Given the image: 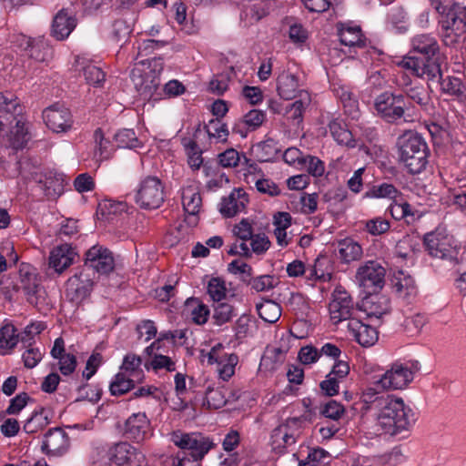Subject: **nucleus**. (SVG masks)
I'll return each mask as SVG.
<instances>
[{
	"mask_svg": "<svg viewBox=\"0 0 466 466\" xmlns=\"http://www.w3.org/2000/svg\"><path fill=\"white\" fill-rule=\"evenodd\" d=\"M412 52L422 57L409 56L402 58L400 66L418 77L433 80L441 76V64L437 56L440 46L437 39L430 34L416 35L411 39Z\"/></svg>",
	"mask_w": 466,
	"mask_h": 466,
	"instance_id": "obj_1",
	"label": "nucleus"
},
{
	"mask_svg": "<svg viewBox=\"0 0 466 466\" xmlns=\"http://www.w3.org/2000/svg\"><path fill=\"white\" fill-rule=\"evenodd\" d=\"M376 417L377 431L390 436L409 431L416 421L413 410L401 398L385 397L380 400Z\"/></svg>",
	"mask_w": 466,
	"mask_h": 466,
	"instance_id": "obj_2",
	"label": "nucleus"
},
{
	"mask_svg": "<svg viewBox=\"0 0 466 466\" xmlns=\"http://www.w3.org/2000/svg\"><path fill=\"white\" fill-rule=\"evenodd\" d=\"M164 69L162 57H153L135 63L130 77L135 88L143 99L160 98V75Z\"/></svg>",
	"mask_w": 466,
	"mask_h": 466,
	"instance_id": "obj_3",
	"label": "nucleus"
},
{
	"mask_svg": "<svg viewBox=\"0 0 466 466\" xmlns=\"http://www.w3.org/2000/svg\"><path fill=\"white\" fill-rule=\"evenodd\" d=\"M399 160L410 173L420 174L428 164L429 148L425 139L417 132L406 131L397 140Z\"/></svg>",
	"mask_w": 466,
	"mask_h": 466,
	"instance_id": "obj_4",
	"label": "nucleus"
},
{
	"mask_svg": "<svg viewBox=\"0 0 466 466\" xmlns=\"http://www.w3.org/2000/svg\"><path fill=\"white\" fill-rule=\"evenodd\" d=\"M441 37L444 45L458 48L466 41V7H453L440 19Z\"/></svg>",
	"mask_w": 466,
	"mask_h": 466,
	"instance_id": "obj_5",
	"label": "nucleus"
},
{
	"mask_svg": "<svg viewBox=\"0 0 466 466\" xmlns=\"http://www.w3.org/2000/svg\"><path fill=\"white\" fill-rule=\"evenodd\" d=\"M429 255L450 263H459L460 246L445 228H437L423 238Z\"/></svg>",
	"mask_w": 466,
	"mask_h": 466,
	"instance_id": "obj_6",
	"label": "nucleus"
},
{
	"mask_svg": "<svg viewBox=\"0 0 466 466\" xmlns=\"http://www.w3.org/2000/svg\"><path fill=\"white\" fill-rule=\"evenodd\" d=\"M12 47L33 63H46L53 56V50L44 36L30 37L22 33L10 35Z\"/></svg>",
	"mask_w": 466,
	"mask_h": 466,
	"instance_id": "obj_7",
	"label": "nucleus"
},
{
	"mask_svg": "<svg viewBox=\"0 0 466 466\" xmlns=\"http://www.w3.org/2000/svg\"><path fill=\"white\" fill-rule=\"evenodd\" d=\"M165 186L156 176H147L141 179L136 193L135 202L143 209H157L165 201Z\"/></svg>",
	"mask_w": 466,
	"mask_h": 466,
	"instance_id": "obj_8",
	"label": "nucleus"
},
{
	"mask_svg": "<svg viewBox=\"0 0 466 466\" xmlns=\"http://www.w3.org/2000/svg\"><path fill=\"white\" fill-rule=\"evenodd\" d=\"M414 370L408 363L394 362L374 384L381 390H402L406 388L414 378Z\"/></svg>",
	"mask_w": 466,
	"mask_h": 466,
	"instance_id": "obj_9",
	"label": "nucleus"
},
{
	"mask_svg": "<svg viewBox=\"0 0 466 466\" xmlns=\"http://www.w3.org/2000/svg\"><path fill=\"white\" fill-rule=\"evenodd\" d=\"M404 101L402 94L396 95L386 91L379 95L374 100V108L384 121L387 123H397L405 114V109L401 105Z\"/></svg>",
	"mask_w": 466,
	"mask_h": 466,
	"instance_id": "obj_10",
	"label": "nucleus"
},
{
	"mask_svg": "<svg viewBox=\"0 0 466 466\" xmlns=\"http://www.w3.org/2000/svg\"><path fill=\"white\" fill-rule=\"evenodd\" d=\"M329 310L334 324L343 320L350 322V319H357L359 313V309L354 307L352 298L342 287H337L334 289Z\"/></svg>",
	"mask_w": 466,
	"mask_h": 466,
	"instance_id": "obj_11",
	"label": "nucleus"
},
{
	"mask_svg": "<svg viewBox=\"0 0 466 466\" xmlns=\"http://www.w3.org/2000/svg\"><path fill=\"white\" fill-rule=\"evenodd\" d=\"M20 289L23 290L26 300L38 310L46 311L49 309L46 291L35 273L29 271L23 273V270H21Z\"/></svg>",
	"mask_w": 466,
	"mask_h": 466,
	"instance_id": "obj_12",
	"label": "nucleus"
},
{
	"mask_svg": "<svg viewBox=\"0 0 466 466\" xmlns=\"http://www.w3.org/2000/svg\"><path fill=\"white\" fill-rule=\"evenodd\" d=\"M171 441L176 446L195 458H204L213 447V443L208 438L195 432L174 431L171 435Z\"/></svg>",
	"mask_w": 466,
	"mask_h": 466,
	"instance_id": "obj_13",
	"label": "nucleus"
},
{
	"mask_svg": "<svg viewBox=\"0 0 466 466\" xmlns=\"http://www.w3.org/2000/svg\"><path fill=\"white\" fill-rule=\"evenodd\" d=\"M85 269H92L99 275H108L115 268L113 253L101 245H95L85 254Z\"/></svg>",
	"mask_w": 466,
	"mask_h": 466,
	"instance_id": "obj_14",
	"label": "nucleus"
},
{
	"mask_svg": "<svg viewBox=\"0 0 466 466\" xmlns=\"http://www.w3.org/2000/svg\"><path fill=\"white\" fill-rule=\"evenodd\" d=\"M110 460L116 466H147L145 455L127 441L115 444L109 451Z\"/></svg>",
	"mask_w": 466,
	"mask_h": 466,
	"instance_id": "obj_15",
	"label": "nucleus"
},
{
	"mask_svg": "<svg viewBox=\"0 0 466 466\" xmlns=\"http://www.w3.org/2000/svg\"><path fill=\"white\" fill-rule=\"evenodd\" d=\"M94 281L87 269H81L66 281V297L74 302H80L89 296Z\"/></svg>",
	"mask_w": 466,
	"mask_h": 466,
	"instance_id": "obj_16",
	"label": "nucleus"
},
{
	"mask_svg": "<svg viewBox=\"0 0 466 466\" xmlns=\"http://www.w3.org/2000/svg\"><path fill=\"white\" fill-rule=\"evenodd\" d=\"M385 273V268L379 262L370 260L358 268L356 279L366 289L381 288Z\"/></svg>",
	"mask_w": 466,
	"mask_h": 466,
	"instance_id": "obj_17",
	"label": "nucleus"
},
{
	"mask_svg": "<svg viewBox=\"0 0 466 466\" xmlns=\"http://www.w3.org/2000/svg\"><path fill=\"white\" fill-rule=\"evenodd\" d=\"M23 106L12 93H0V132L11 125L22 115Z\"/></svg>",
	"mask_w": 466,
	"mask_h": 466,
	"instance_id": "obj_18",
	"label": "nucleus"
},
{
	"mask_svg": "<svg viewBox=\"0 0 466 466\" xmlns=\"http://www.w3.org/2000/svg\"><path fill=\"white\" fill-rule=\"evenodd\" d=\"M70 445L67 433L60 427L50 429L44 436L42 451L48 455L60 456Z\"/></svg>",
	"mask_w": 466,
	"mask_h": 466,
	"instance_id": "obj_19",
	"label": "nucleus"
},
{
	"mask_svg": "<svg viewBox=\"0 0 466 466\" xmlns=\"http://www.w3.org/2000/svg\"><path fill=\"white\" fill-rule=\"evenodd\" d=\"M46 125L54 132H66L72 126V116L68 108L54 105L43 112Z\"/></svg>",
	"mask_w": 466,
	"mask_h": 466,
	"instance_id": "obj_20",
	"label": "nucleus"
},
{
	"mask_svg": "<svg viewBox=\"0 0 466 466\" xmlns=\"http://www.w3.org/2000/svg\"><path fill=\"white\" fill-rule=\"evenodd\" d=\"M124 435L136 442L150 436V421L143 412L133 413L125 422Z\"/></svg>",
	"mask_w": 466,
	"mask_h": 466,
	"instance_id": "obj_21",
	"label": "nucleus"
},
{
	"mask_svg": "<svg viewBox=\"0 0 466 466\" xmlns=\"http://www.w3.org/2000/svg\"><path fill=\"white\" fill-rule=\"evenodd\" d=\"M208 362L216 363V370L219 379L228 381L234 374L235 369L238 362V357L235 353L219 354L218 350L214 347L208 353Z\"/></svg>",
	"mask_w": 466,
	"mask_h": 466,
	"instance_id": "obj_22",
	"label": "nucleus"
},
{
	"mask_svg": "<svg viewBox=\"0 0 466 466\" xmlns=\"http://www.w3.org/2000/svg\"><path fill=\"white\" fill-rule=\"evenodd\" d=\"M248 203V194L243 188H235L230 194L223 198L219 204L220 213L227 218H232L243 212Z\"/></svg>",
	"mask_w": 466,
	"mask_h": 466,
	"instance_id": "obj_23",
	"label": "nucleus"
},
{
	"mask_svg": "<svg viewBox=\"0 0 466 466\" xmlns=\"http://www.w3.org/2000/svg\"><path fill=\"white\" fill-rule=\"evenodd\" d=\"M348 329L355 340L362 347L373 346L379 339L377 329L370 324H365L358 318L348 322Z\"/></svg>",
	"mask_w": 466,
	"mask_h": 466,
	"instance_id": "obj_24",
	"label": "nucleus"
},
{
	"mask_svg": "<svg viewBox=\"0 0 466 466\" xmlns=\"http://www.w3.org/2000/svg\"><path fill=\"white\" fill-rule=\"evenodd\" d=\"M76 25V20L68 9L60 10L54 17L52 35L57 40H64L71 34Z\"/></svg>",
	"mask_w": 466,
	"mask_h": 466,
	"instance_id": "obj_25",
	"label": "nucleus"
},
{
	"mask_svg": "<svg viewBox=\"0 0 466 466\" xmlns=\"http://www.w3.org/2000/svg\"><path fill=\"white\" fill-rule=\"evenodd\" d=\"M402 91L407 98L417 104L423 111L431 107V98L427 89L420 84H412L405 78L401 84Z\"/></svg>",
	"mask_w": 466,
	"mask_h": 466,
	"instance_id": "obj_26",
	"label": "nucleus"
},
{
	"mask_svg": "<svg viewBox=\"0 0 466 466\" xmlns=\"http://www.w3.org/2000/svg\"><path fill=\"white\" fill-rule=\"evenodd\" d=\"M299 86V77L289 72H282L277 78V91L283 99L299 98V93L303 91Z\"/></svg>",
	"mask_w": 466,
	"mask_h": 466,
	"instance_id": "obj_27",
	"label": "nucleus"
},
{
	"mask_svg": "<svg viewBox=\"0 0 466 466\" xmlns=\"http://www.w3.org/2000/svg\"><path fill=\"white\" fill-rule=\"evenodd\" d=\"M74 257L75 252L69 244L59 245L50 253L49 266L61 273L73 263Z\"/></svg>",
	"mask_w": 466,
	"mask_h": 466,
	"instance_id": "obj_28",
	"label": "nucleus"
},
{
	"mask_svg": "<svg viewBox=\"0 0 466 466\" xmlns=\"http://www.w3.org/2000/svg\"><path fill=\"white\" fill-rule=\"evenodd\" d=\"M363 310L370 318L380 319L390 309V299L384 295L374 294L362 301Z\"/></svg>",
	"mask_w": 466,
	"mask_h": 466,
	"instance_id": "obj_29",
	"label": "nucleus"
},
{
	"mask_svg": "<svg viewBox=\"0 0 466 466\" xmlns=\"http://www.w3.org/2000/svg\"><path fill=\"white\" fill-rule=\"evenodd\" d=\"M393 289L398 297L408 301L415 298L418 293L415 280L403 271H399L394 275Z\"/></svg>",
	"mask_w": 466,
	"mask_h": 466,
	"instance_id": "obj_30",
	"label": "nucleus"
},
{
	"mask_svg": "<svg viewBox=\"0 0 466 466\" xmlns=\"http://www.w3.org/2000/svg\"><path fill=\"white\" fill-rule=\"evenodd\" d=\"M209 313L208 307L198 298H189L185 302L184 314L197 325L205 324Z\"/></svg>",
	"mask_w": 466,
	"mask_h": 466,
	"instance_id": "obj_31",
	"label": "nucleus"
},
{
	"mask_svg": "<svg viewBox=\"0 0 466 466\" xmlns=\"http://www.w3.org/2000/svg\"><path fill=\"white\" fill-rule=\"evenodd\" d=\"M338 253L342 262L350 263L360 259L363 250L361 246L353 238H346L338 242Z\"/></svg>",
	"mask_w": 466,
	"mask_h": 466,
	"instance_id": "obj_32",
	"label": "nucleus"
},
{
	"mask_svg": "<svg viewBox=\"0 0 466 466\" xmlns=\"http://www.w3.org/2000/svg\"><path fill=\"white\" fill-rule=\"evenodd\" d=\"M311 97L308 91L299 93V98L292 103L286 110V116L294 126H299L303 121V114L310 105Z\"/></svg>",
	"mask_w": 466,
	"mask_h": 466,
	"instance_id": "obj_33",
	"label": "nucleus"
},
{
	"mask_svg": "<svg viewBox=\"0 0 466 466\" xmlns=\"http://www.w3.org/2000/svg\"><path fill=\"white\" fill-rule=\"evenodd\" d=\"M51 420V411L45 408L35 410L24 424V431L28 434L36 433L45 429Z\"/></svg>",
	"mask_w": 466,
	"mask_h": 466,
	"instance_id": "obj_34",
	"label": "nucleus"
},
{
	"mask_svg": "<svg viewBox=\"0 0 466 466\" xmlns=\"http://www.w3.org/2000/svg\"><path fill=\"white\" fill-rule=\"evenodd\" d=\"M182 205L185 211L191 216H196L202 205V198L196 187L188 186L182 189Z\"/></svg>",
	"mask_w": 466,
	"mask_h": 466,
	"instance_id": "obj_35",
	"label": "nucleus"
},
{
	"mask_svg": "<svg viewBox=\"0 0 466 466\" xmlns=\"http://www.w3.org/2000/svg\"><path fill=\"white\" fill-rule=\"evenodd\" d=\"M338 35L342 45L360 46L363 45L362 33L359 25L342 24L338 28Z\"/></svg>",
	"mask_w": 466,
	"mask_h": 466,
	"instance_id": "obj_36",
	"label": "nucleus"
},
{
	"mask_svg": "<svg viewBox=\"0 0 466 466\" xmlns=\"http://www.w3.org/2000/svg\"><path fill=\"white\" fill-rule=\"evenodd\" d=\"M335 92L343 105L345 113L357 119L360 116L359 102L354 93L346 86H339L335 88Z\"/></svg>",
	"mask_w": 466,
	"mask_h": 466,
	"instance_id": "obj_37",
	"label": "nucleus"
},
{
	"mask_svg": "<svg viewBox=\"0 0 466 466\" xmlns=\"http://www.w3.org/2000/svg\"><path fill=\"white\" fill-rule=\"evenodd\" d=\"M329 129L332 137L338 144L350 148L357 146L356 140L353 138L351 132L338 119H334L329 122Z\"/></svg>",
	"mask_w": 466,
	"mask_h": 466,
	"instance_id": "obj_38",
	"label": "nucleus"
},
{
	"mask_svg": "<svg viewBox=\"0 0 466 466\" xmlns=\"http://www.w3.org/2000/svg\"><path fill=\"white\" fill-rule=\"evenodd\" d=\"M400 196V192L390 183H380L371 186L364 194L366 198H389L394 199Z\"/></svg>",
	"mask_w": 466,
	"mask_h": 466,
	"instance_id": "obj_39",
	"label": "nucleus"
},
{
	"mask_svg": "<svg viewBox=\"0 0 466 466\" xmlns=\"http://www.w3.org/2000/svg\"><path fill=\"white\" fill-rule=\"evenodd\" d=\"M258 316L268 323H275L281 316V307L271 299H266L257 304Z\"/></svg>",
	"mask_w": 466,
	"mask_h": 466,
	"instance_id": "obj_40",
	"label": "nucleus"
},
{
	"mask_svg": "<svg viewBox=\"0 0 466 466\" xmlns=\"http://www.w3.org/2000/svg\"><path fill=\"white\" fill-rule=\"evenodd\" d=\"M141 365L142 360L139 356L134 353H128L124 357L120 370L128 377H132L137 380H140L143 377Z\"/></svg>",
	"mask_w": 466,
	"mask_h": 466,
	"instance_id": "obj_41",
	"label": "nucleus"
},
{
	"mask_svg": "<svg viewBox=\"0 0 466 466\" xmlns=\"http://www.w3.org/2000/svg\"><path fill=\"white\" fill-rule=\"evenodd\" d=\"M314 417V412L308 409L306 412L299 417H292L288 418L285 423L281 424L283 427L287 428L288 434L293 435L295 441L299 439L301 434V430L303 428V423L305 421L312 422Z\"/></svg>",
	"mask_w": 466,
	"mask_h": 466,
	"instance_id": "obj_42",
	"label": "nucleus"
},
{
	"mask_svg": "<svg viewBox=\"0 0 466 466\" xmlns=\"http://www.w3.org/2000/svg\"><path fill=\"white\" fill-rule=\"evenodd\" d=\"M314 417V412L308 409L306 412L299 417H292L288 418L285 423L281 424L283 427L287 428L288 434L293 435L295 441L299 439L301 434V430L303 428V423L305 421L312 422Z\"/></svg>",
	"mask_w": 466,
	"mask_h": 466,
	"instance_id": "obj_43",
	"label": "nucleus"
},
{
	"mask_svg": "<svg viewBox=\"0 0 466 466\" xmlns=\"http://www.w3.org/2000/svg\"><path fill=\"white\" fill-rule=\"evenodd\" d=\"M15 126L6 135L8 138L9 147L14 149L23 148L27 142V131L25 127V123L21 120H15Z\"/></svg>",
	"mask_w": 466,
	"mask_h": 466,
	"instance_id": "obj_44",
	"label": "nucleus"
},
{
	"mask_svg": "<svg viewBox=\"0 0 466 466\" xmlns=\"http://www.w3.org/2000/svg\"><path fill=\"white\" fill-rule=\"evenodd\" d=\"M135 380L123 372L117 373L110 383V391L112 395L120 396L128 392L135 386Z\"/></svg>",
	"mask_w": 466,
	"mask_h": 466,
	"instance_id": "obj_45",
	"label": "nucleus"
},
{
	"mask_svg": "<svg viewBox=\"0 0 466 466\" xmlns=\"http://www.w3.org/2000/svg\"><path fill=\"white\" fill-rule=\"evenodd\" d=\"M94 157L99 161L107 159L110 157L111 145L110 141L105 137L101 128H97L94 132Z\"/></svg>",
	"mask_w": 466,
	"mask_h": 466,
	"instance_id": "obj_46",
	"label": "nucleus"
},
{
	"mask_svg": "<svg viewBox=\"0 0 466 466\" xmlns=\"http://www.w3.org/2000/svg\"><path fill=\"white\" fill-rule=\"evenodd\" d=\"M19 336L12 324H5L0 329V349L12 350L18 343Z\"/></svg>",
	"mask_w": 466,
	"mask_h": 466,
	"instance_id": "obj_47",
	"label": "nucleus"
},
{
	"mask_svg": "<svg viewBox=\"0 0 466 466\" xmlns=\"http://www.w3.org/2000/svg\"><path fill=\"white\" fill-rule=\"evenodd\" d=\"M26 350L22 354V360L26 369H33L42 360L44 351L33 342L23 343Z\"/></svg>",
	"mask_w": 466,
	"mask_h": 466,
	"instance_id": "obj_48",
	"label": "nucleus"
},
{
	"mask_svg": "<svg viewBox=\"0 0 466 466\" xmlns=\"http://www.w3.org/2000/svg\"><path fill=\"white\" fill-rule=\"evenodd\" d=\"M390 228V221L382 217H376L364 221V230L373 237L385 234Z\"/></svg>",
	"mask_w": 466,
	"mask_h": 466,
	"instance_id": "obj_49",
	"label": "nucleus"
},
{
	"mask_svg": "<svg viewBox=\"0 0 466 466\" xmlns=\"http://www.w3.org/2000/svg\"><path fill=\"white\" fill-rule=\"evenodd\" d=\"M372 387L367 388L361 397L360 401L362 403L361 410L367 412L370 409V405H375L376 408L380 410V400H385V397L379 396V390H381L380 388H378L374 382L372 383Z\"/></svg>",
	"mask_w": 466,
	"mask_h": 466,
	"instance_id": "obj_50",
	"label": "nucleus"
},
{
	"mask_svg": "<svg viewBox=\"0 0 466 466\" xmlns=\"http://www.w3.org/2000/svg\"><path fill=\"white\" fill-rule=\"evenodd\" d=\"M441 78V89L443 93L456 97H460L464 94V86L461 80L455 76H447Z\"/></svg>",
	"mask_w": 466,
	"mask_h": 466,
	"instance_id": "obj_51",
	"label": "nucleus"
},
{
	"mask_svg": "<svg viewBox=\"0 0 466 466\" xmlns=\"http://www.w3.org/2000/svg\"><path fill=\"white\" fill-rule=\"evenodd\" d=\"M235 315L234 308L227 302H217L213 309V319L216 325L221 326L230 321Z\"/></svg>",
	"mask_w": 466,
	"mask_h": 466,
	"instance_id": "obj_52",
	"label": "nucleus"
},
{
	"mask_svg": "<svg viewBox=\"0 0 466 466\" xmlns=\"http://www.w3.org/2000/svg\"><path fill=\"white\" fill-rule=\"evenodd\" d=\"M388 210L395 220H401L409 217L414 218L410 205L406 201H399L397 198L392 199Z\"/></svg>",
	"mask_w": 466,
	"mask_h": 466,
	"instance_id": "obj_53",
	"label": "nucleus"
},
{
	"mask_svg": "<svg viewBox=\"0 0 466 466\" xmlns=\"http://www.w3.org/2000/svg\"><path fill=\"white\" fill-rule=\"evenodd\" d=\"M115 140L118 147L135 148L139 147V141L133 129H122L115 135Z\"/></svg>",
	"mask_w": 466,
	"mask_h": 466,
	"instance_id": "obj_54",
	"label": "nucleus"
},
{
	"mask_svg": "<svg viewBox=\"0 0 466 466\" xmlns=\"http://www.w3.org/2000/svg\"><path fill=\"white\" fill-rule=\"evenodd\" d=\"M205 128L210 138H215L218 142L227 141L228 130L227 125L222 123L219 119L210 120Z\"/></svg>",
	"mask_w": 466,
	"mask_h": 466,
	"instance_id": "obj_55",
	"label": "nucleus"
},
{
	"mask_svg": "<svg viewBox=\"0 0 466 466\" xmlns=\"http://www.w3.org/2000/svg\"><path fill=\"white\" fill-rule=\"evenodd\" d=\"M207 290L215 302H219L226 297V285L224 280L219 278H212L208 283Z\"/></svg>",
	"mask_w": 466,
	"mask_h": 466,
	"instance_id": "obj_56",
	"label": "nucleus"
},
{
	"mask_svg": "<svg viewBox=\"0 0 466 466\" xmlns=\"http://www.w3.org/2000/svg\"><path fill=\"white\" fill-rule=\"evenodd\" d=\"M301 166L313 177H321L325 172L324 163L317 157L306 155Z\"/></svg>",
	"mask_w": 466,
	"mask_h": 466,
	"instance_id": "obj_57",
	"label": "nucleus"
},
{
	"mask_svg": "<svg viewBox=\"0 0 466 466\" xmlns=\"http://www.w3.org/2000/svg\"><path fill=\"white\" fill-rule=\"evenodd\" d=\"M83 72L86 82L90 85L100 86L105 81L106 74L100 67L93 64L84 66Z\"/></svg>",
	"mask_w": 466,
	"mask_h": 466,
	"instance_id": "obj_58",
	"label": "nucleus"
},
{
	"mask_svg": "<svg viewBox=\"0 0 466 466\" xmlns=\"http://www.w3.org/2000/svg\"><path fill=\"white\" fill-rule=\"evenodd\" d=\"M271 439L273 443L276 444L279 448H285L296 443L293 435H289L287 428L283 427L282 425H279L273 431Z\"/></svg>",
	"mask_w": 466,
	"mask_h": 466,
	"instance_id": "obj_59",
	"label": "nucleus"
},
{
	"mask_svg": "<svg viewBox=\"0 0 466 466\" xmlns=\"http://www.w3.org/2000/svg\"><path fill=\"white\" fill-rule=\"evenodd\" d=\"M345 412L343 405L336 400H330L326 402L320 409V413L333 420H339Z\"/></svg>",
	"mask_w": 466,
	"mask_h": 466,
	"instance_id": "obj_60",
	"label": "nucleus"
},
{
	"mask_svg": "<svg viewBox=\"0 0 466 466\" xmlns=\"http://www.w3.org/2000/svg\"><path fill=\"white\" fill-rule=\"evenodd\" d=\"M150 366L155 371L165 370L171 372L176 370V362L170 357L160 353L154 354Z\"/></svg>",
	"mask_w": 466,
	"mask_h": 466,
	"instance_id": "obj_61",
	"label": "nucleus"
},
{
	"mask_svg": "<svg viewBox=\"0 0 466 466\" xmlns=\"http://www.w3.org/2000/svg\"><path fill=\"white\" fill-rule=\"evenodd\" d=\"M229 81L230 77L228 73L218 74L210 80L209 90L212 93L220 96L228 90Z\"/></svg>",
	"mask_w": 466,
	"mask_h": 466,
	"instance_id": "obj_62",
	"label": "nucleus"
},
{
	"mask_svg": "<svg viewBox=\"0 0 466 466\" xmlns=\"http://www.w3.org/2000/svg\"><path fill=\"white\" fill-rule=\"evenodd\" d=\"M187 163L189 167L194 170L199 169L203 163V158L202 152L199 150L197 143L195 141H190L187 145Z\"/></svg>",
	"mask_w": 466,
	"mask_h": 466,
	"instance_id": "obj_63",
	"label": "nucleus"
},
{
	"mask_svg": "<svg viewBox=\"0 0 466 466\" xmlns=\"http://www.w3.org/2000/svg\"><path fill=\"white\" fill-rule=\"evenodd\" d=\"M328 454L329 453L321 448L312 449L309 451L307 458L299 461V466H320Z\"/></svg>",
	"mask_w": 466,
	"mask_h": 466,
	"instance_id": "obj_64",
	"label": "nucleus"
}]
</instances>
